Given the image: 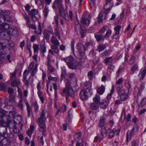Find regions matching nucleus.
Listing matches in <instances>:
<instances>
[{"instance_id": "3c124183", "label": "nucleus", "mask_w": 146, "mask_h": 146, "mask_svg": "<svg viewBox=\"0 0 146 146\" xmlns=\"http://www.w3.org/2000/svg\"><path fill=\"white\" fill-rule=\"evenodd\" d=\"M105 63H111L112 61V57H110L109 58H106L104 60Z\"/></svg>"}, {"instance_id": "774afa93", "label": "nucleus", "mask_w": 146, "mask_h": 146, "mask_svg": "<svg viewBox=\"0 0 146 146\" xmlns=\"http://www.w3.org/2000/svg\"><path fill=\"white\" fill-rule=\"evenodd\" d=\"M32 20L34 22H36L37 21V19L36 15L31 16Z\"/></svg>"}, {"instance_id": "680f3d73", "label": "nucleus", "mask_w": 146, "mask_h": 146, "mask_svg": "<svg viewBox=\"0 0 146 146\" xmlns=\"http://www.w3.org/2000/svg\"><path fill=\"white\" fill-rule=\"evenodd\" d=\"M125 86L128 89H129L131 88V85L128 82H127L125 84Z\"/></svg>"}, {"instance_id": "473e14b6", "label": "nucleus", "mask_w": 146, "mask_h": 146, "mask_svg": "<svg viewBox=\"0 0 146 146\" xmlns=\"http://www.w3.org/2000/svg\"><path fill=\"white\" fill-rule=\"evenodd\" d=\"M15 121L19 123H21L22 120V118L20 115H17L15 118Z\"/></svg>"}, {"instance_id": "5fc2aeb1", "label": "nucleus", "mask_w": 146, "mask_h": 146, "mask_svg": "<svg viewBox=\"0 0 146 146\" xmlns=\"http://www.w3.org/2000/svg\"><path fill=\"white\" fill-rule=\"evenodd\" d=\"M48 8L46 6L45 8L44 9V15L45 17H46L48 16Z\"/></svg>"}, {"instance_id": "aec40b11", "label": "nucleus", "mask_w": 146, "mask_h": 146, "mask_svg": "<svg viewBox=\"0 0 146 146\" xmlns=\"http://www.w3.org/2000/svg\"><path fill=\"white\" fill-rule=\"evenodd\" d=\"M52 33V31L50 29L48 30H45L44 32V35L46 39H48L50 37V35Z\"/></svg>"}, {"instance_id": "bf43d9fd", "label": "nucleus", "mask_w": 146, "mask_h": 146, "mask_svg": "<svg viewBox=\"0 0 146 146\" xmlns=\"http://www.w3.org/2000/svg\"><path fill=\"white\" fill-rule=\"evenodd\" d=\"M7 90L9 94H13L14 92L13 89L11 88H9L7 89Z\"/></svg>"}, {"instance_id": "0eeeda50", "label": "nucleus", "mask_w": 146, "mask_h": 146, "mask_svg": "<svg viewBox=\"0 0 146 146\" xmlns=\"http://www.w3.org/2000/svg\"><path fill=\"white\" fill-rule=\"evenodd\" d=\"M24 19L26 21V24L30 28L36 30V27L34 24L30 25V21L29 17L28 16L26 13L24 15Z\"/></svg>"}, {"instance_id": "6e6d98bb", "label": "nucleus", "mask_w": 146, "mask_h": 146, "mask_svg": "<svg viewBox=\"0 0 146 146\" xmlns=\"http://www.w3.org/2000/svg\"><path fill=\"white\" fill-rule=\"evenodd\" d=\"M93 44V42L91 41L90 42H86L85 44V47H88V46L90 45H92Z\"/></svg>"}, {"instance_id": "393cba45", "label": "nucleus", "mask_w": 146, "mask_h": 146, "mask_svg": "<svg viewBox=\"0 0 146 146\" xmlns=\"http://www.w3.org/2000/svg\"><path fill=\"white\" fill-rule=\"evenodd\" d=\"M81 134L80 133H76L74 136V140L76 141V142H80V138L81 137Z\"/></svg>"}, {"instance_id": "49530a36", "label": "nucleus", "mask_w": 146, "mask_h": 146, "mask_svg": "<svg viewBox=\"0 0 146 146\" xmlns=\"http://www.w3.org/2000/svg\"><path fill=\"white\" fill-rule=\"evenodd\" d=\"M67 75V74L66 72V71L62 69V73L61 74V78L62 79L65 76H66Z\"/></svg>"}, {"instance_id": "c9c22d12", "label": "nucleus", "mask_w": 146, "mask_h": 146, "mask_svg": "<svg viewBox=\"0 0 146 146\" xmlns=\"http://www.w3.org/2000/svg\"><path fill=\"white\" fill-rule=\"evenodd\" d=\"M128 98V96L127 94V93H125L124 94L121 95L120 99L121 101H124L127 99Z\"/></svg>"}, {"instance_id": "2eb2a0df", "label": "nucleus", "mask_w": 146, "mask_h": 146, "mask_svg": "<svg viewBox=\"0 0 146 146\" xmlns=\"http://www.w3.org/2000/svg\"><path fill=\"white\" fill-rule=\"evenodd\" d=\"M104 137V134L102 132L95 137L94 142H97L98 143H99L103 139Z\"/></svg>"}, {"instance_id": "338daca9", "label": "nucleus", "mask_w": 146, "mask_h": 146, "mask_svg": "<svg viewBox=\"0 0 146 146\" xmlns=\"http://www.w3.org/2000/svg\"><path fill=\"white\" fill-rule=\"evenodd\" d=\"M146 111V109H143L141 110L139 113V115H141L144 113Z\"/></svg>"}, {"instance_id": "f8f14e48", "label": "nucleus", "mask_w": 146, "mask_h": 146, "mask_svg": "<svg viewBox=\"0 0 146 146\" xmlns=\"http://www.w3.org/2000/svg\"><path fill=\"white\" fill-rule=\"evenodd\" d=\"M63 60L66 63L68 64L76 63L73 57L70 56L67 57L66 58H64Z\"/></svg>"}, {"instance_id": "1a4fd4ad", "label": "nucleus", "mask_w": 146, "mask_h": 146, "mask_svg": "<svg viewBox=\"0 0 146 146\" xmlns=\"http://www.w3.org/2000/svg\"><path fill=\"white\" fill-rule=\"evenodd\" d=\"M37 66L36 64H30L28 67L29 70L32 71L31 74L32 75V77L34 76L37 72Z\"/></svg>"}, {"instance_id": "dca6fc26", "label": "nucleus", "mask_w": 146, "mask_h": 146, "mask_svg": "<svg viewBox=\"0 0 146 146\" xmlns=\"http://www.w3.org/2000/svg\"><path fill=\"white\" fill-rule=\"evenodd\" d=\"M59 11L60 15L63 18H66L67 15V13L66 11L64 10V7L59 8Z\"/></svg>"}, {"instance_id": "9b49d317", "label": "nucleus", "mask_w": 146, "mask_h": 146, "mask_svg": "<svg viewBox=\"0 0 146 146\" xmlns=\"http://www.w3.org/2000/svg\"><path fill=\"white\" fill-rule=\"evenodd\" d=\"M106 3L104 5V9L107 11H109L110 8L113 6V0H106Z\"/></svg>"}, {"instance_id": "603ef678", "label": "nucleus", "mask_w": 146, "mask_h": 146, "mask_svg": "<svg viewBox=\"0 0 146 146\" xmlns=\"http://www.w3.org/2000/svg\"><path fill=\"white\" fill-rule=\"evenodd\" d=\"M26 105L27 108L28 115H29L31 113V108L28 102L26 103Z\"/></svg>"}, {"instance_id": "7ed1b4c3", "label": "nucleus", "mask_w": 146, "mask_h": 146, "mask_svg": "<svg viewBox=\"0 0 146 146\" xmlns=\"http://www.w3.org/2000/svg\"><path fill=\"white\" fill-rule=\"evenodd\" d=\"M74 94V92L71 86L70 82L68 80L66 82L65 88L64 89L63 91L61 92V94L63 96L68 95L73 97Z\"/></svg>"}, {"instance_id": "4d7b16f0", "label": "nucleus", "mask_w": 146, "mask_h": 146, "mask_svg": "<svg viewBox=\"0 0 146 146\" xmlns=\"http://www.w3.org/2000/svg\"><path fill=\"white\" fill-rule=\"evenodd\" d=\"M107 27L104 26L100 30V32L102 33H104L107 29Z\"/></svg>"}, {"instance_id": "c756f323", "label": "nucleus", "mask_w": 146, "mask_h": 146, "mask_svg": "<svg viewBox=\"0 0 146 146\" xmlns=\"http://www.w3.org/2000/svg\"><path fill=\"white\" fill-rule=\"evenodd\" d=\"M117 90L118 94L120 95L126 93L125 92V90L123 89L122 88L120 87H117Z\"/></svg>"}, {"instance_id": "37998d69", "label": "nucleus", "mask_w": 146, "mask_h": 146, "mask_svg": "<svg viewBox=\"0 0 146 146\" xmlns=\"http://www.w3.org/2000/svg\"><path fill=\"white\" fill-rule=\"evenodd\" d=\"M33 48L34 50V52L35 53H37L38 50V45L36 44H34L33 46Z\"/></svg>"}, {"instance_id": "4468645a", "label": "nucleus", "mask_w": 146, "mask_h": 146, "mask_svg": "<svg viewBox=\"0 0 146 146\" xmlns=\"http://www.w3.org/2000/svg\"><path fill=\"white\" fill-rule=\"evenodd\" d=\"M10 32L9 31H3L0 33L1 36L3 38L7 39L10 37Z\"/></svg>"}, {"instance_id": "bb28decb", "label": "nucleus", "mask_w": 146, "mask_h": 146, "mask_svg": "<svg viewBox=\"0 0 146 146\" xmlns=\"http://www.w3.org/2000/svg\"><path fill=\"white\" fill-rule=\"evenodd\" d=\"M106 48V46L105 44H100L98 47V50L100 52L104 50Z\"/></svg>"}, {"instance_id": "412c9836", "label": "nucleus", "mask_w": 146, "mask_h": 146, "mask_svg": "<svg viewBox=\"0 0 146 146\" xmlns=\"http://www.w3.org/2000/svg\"><path fill=\"white\" fill-rule=\"evenodd\" d=\"M38 13V11L37 9H34L29 11L28 12V14L30 16H31L36 15Z\"/></svg>"}, {"instance_id": "f3484780", "label": "nucleus", "mask_w": 146, "mask_h": 146, "mask_svg": "<svg viewBox=\"0 0 146 146\" xmlns=\"http://www.w3.org/2000/svg\"><path fill=\"white\" fill-rule=\"evenodd\" d=\"M136 128H133L129 132L127 133L126 139L127 141H128L130 140L132 136L134 134L135 132H134L135 129Z\"/></svg>"}, {"instance_id": "79ce46f5", "label": "nucleus", "mask_w": 146, "mask_h": 146, "mask_svg": "<svg viewBox=\"0 0 146 146\" xmlns=\"http://www.w3.org/2000/svg\"><path fill=\"white\" fill-rule=\"evenodd\" d=\"M146 103V98H144L141 101L139 106H141L142 107H143L145 104Z\"/></svg>"}, {"instance_id": "a19ab883", "label": "nucleus", "mask_w": 146, "mask_h": 146, "mask_svg": "<svg viewBox=\"0 0 146 146\" xmlns=\"http://www.w3.org/2000/svg\"><path fill=\"white\" fill-rule=\"evenodd\" d=\"M12 30V34L14 36H16L18 34V32L16 29H11Z\"/></svg>"}, {"instance_id": "39448f33", "label": "nucleus", "mask_w": 146, "mask_h": 146, "mask_svg": "<svg viewBox=\"0 0 146 146\" xmlns=\"http://www.w3.org/2000/svg\"><path fill=\"white\" fill-rule=\"evenodd\" d=\"M89 91L90 90L87 89L81 90L80 93V99L83 101L87 100L88 98Z\"/></svg>"}, {"instance_id": "ea45409f", "label": "nucleus", "mask_w": 146, "mask_h": 146, "mask_svg": "<svg viewBox=\"0 0 146 146\" xmlns=\"http://www.w3.org/2000/svg\"><path fill=\"white\" fill-rule=\"evenodd\" d=\"M3 29L4 30V31H9V32H10V28H9V24H5L3 27Z\"/></svg>"}, {"instance_id": "423d86ee", "label": "nucleus", "mask_w": 146, "mask_h": 146, "mask_svg": "<svg viewBox=\"0 0 146 146\" xmlns=\"http://www.w3.org/2000/svg\"><path fill=\"white\" fill-rule=\"evenodd\" d=\"M90 22L89 16L88 15H83L82 17L81 23L83 25L87 26L89 25Z\"/></svg>"}, {"instance_id": "2f4dec72", "label": "nucleus", "mask_w": 146, "mask_h": 146, "mask_svg": "<svg viewBox=\"0 0 146 146\" xmlns=\"http://www.w3.org/2000/svg\"><path fill=\"white\" fill-rule=\"evenodd\" d=\"M109 101L108 100H105L101 103V107L103 108H106L108 104Z\"/></svg>"}, {"instance_id": "4c0bfd02", "label": "nucleus", "mask_w": 146, "mask_h": 146, "mask_svg": "<svg viewBox=\"0 0 146 146\" xmlns=\"http://www.w3.org/2000/svg\"><path fill=\"white\" fill-rule=\"evenodd\" d=\"M98 104H96V103H92L90 105V108L93 110H96L98 108V106L97 105Z\"/></svg>"}, {"instance_id": "c03bdc74", "label": "nucleus", "mask_w": 146, "mask_h": 146, "mask_svg": "<svg viewBox=\"0 0 146 146\" xmlns=\"http://www.w3.org/2000/svg\"><path fill=\"white\" fill-rule=\"evenodd\" d=\"M66 106L65 105L62 106L61 108H57L58 113L60 111L64 112L66 110Z\"/></svg>"}, {"instance_id": "6e6552de", "label": "nucleus", "mask_w": 146, "mask_h": 146, "mask_svg": "<svg viewBox=\"0 0 146 146\" xmlns=\"http://www.w3.org/2000/svg\"><path fill=\"white\" fill-rule=\"evenodd\" d=\"M63 7V0H55L53 3L52 8L56 9L57 8H60Z\"/></svg>"}, {"instance_id": "58836bf2", "label": "nucleus", "mask_w": 146, "mask_h": 146, "mask_svg": "<svg viewBox=\"0 0 146 146\" xmlns=\"http://www.w3.org/2000/svg\"><path fill=\"white\" fill-rule=\"evenodd\" d=\"M112 33L110 29H108L105 35V38H108Z\"/></svg>"}, {"instance_id": "e2e57ef3", "label": "nucleus", "mask_w": 146, "mask_h": 146, "mask_svg": "<svg viewBox=\"0 0 146 146\" xmlns=\"http://www.w3.org/2000/svg\"><path fill=\"white\" fill-rule=\"evenodd\" d=\"M88 76L89 77H90V79H92V78L93 76V73L92 71H90L88 73Z\"/></svg>"}, {"instance_id": "09e8293b", "label": "nucleus", "mask_w": 146, "mask_h": 146, "mask_svg": "<svg viewBox=\"0 0 146 146\" xmlns=\"http://www.w3.org/2000/svg\"><path fill=\"white\" fill-rule=\"evenodd\" d=\"M48 70L50 73L54 72L55 71L54 68L51 66V64H48Z\"/></svg>"}, {"instance_id": "052dcab7", "label": "nucleus", "mask_w": 146, "mask_h": 146, "mask_svg": "<svg viewBox=\"0 0 146 146\" xmlns=\"http://www.w3.org/2000/svg\"><path fill=\"white\" fill-rule=\"evenodd\" d=\"M80 27V25L78 22H76L75 23V30L78 29Z\"/></svg>"}, {"instance_id": "de8ad7c7", "label": "nucleus", "mask_w": 146, "mask_h": 146, "mask_svg": "<svg viewBox=\"0 0 146 146\" xmlns=\"http://www.w3.org/2000/svg\"><path fill=\"white\" fill-rule=\"evenodd\" d=\"M16 115V113L14 111H10L9 113V117L10 118L13 117Z\"/></svg>"}, {"instance_id": "0e129e2a", "label": "nucleus", "mask_w": 146, "mask_h": 146, "mask_svg": "<svg viewBox=\"0 0 146 146\" xmlns=\"http://www.w3.org/2000/svg\"><path fill=\"white\" fill-rule=\"evenodd\" d=\"M83 145V139H82L81 140L80 142L77 143L76 144V146H82Z\"/></svg>"}, {"instance_id": "72a5a7b5", "label": "nucleus", "mask_w": 146, "mask_h": 146, "mask_svg": "<svg viewBox=\"0 0 146 146\" xmlns=\"http://www.w3.org/2000/svg\"><path fill=\"white\" fill-rule=\"evenodd\" d=\"M0 90L6 92V86L5 84L2 82H0Z\"/></svg>"}, {"instance_id": "cd10ccee", "label": "nucleus", "mask_w": 146, "mask_h": 146, "mask_svg": "<svg viewBox=\"0 0 146 146\" xmlns=\"http://www.w3.org/2000/svg\"><path fill=\"white\" fill-rule=\"evenodd\" d=\"M100 96L97 95H96L93 99L94 102L96 104H98L100 103Z\"/></svg>"}, {"instance_id": "c85d7f7f", "label": "nucleus", "mask_w": 146, "mask_h": 146, "mask_svg": "<svg viewBox=\"0 0 146 146\" xmlns=\"http://www.w3.org/2000/svg\"><path fill=\"white\" fill-rule=\"evenodd\" d=\"M107 14L105 12H103L100 13L99 18L102 20L105 19L106 18Z\"/></svg>"}, {"instance_id": "a878e982", "label": "nucleus", "mask_w": 146, "mask_h": 146, "mask_svg": "<svg viewBox=\"0 0 146 146\" xmlns=\"http://www.w3.org/2000/svg\"><path fill=\"white\" fill-rule=\"evenodd\" d=\"M115 130L113 129L111 130L110 129H109L108 131L107 132L109 134V138H112L114 135V133Z\"/></svg>"}, {"instance_id": "4be33fe9", "label": "nucleus", "mask_w": 146, "mask_h": 146, "mask_svg": "<svg viewBox=\"0 0 146 146\" xmlns=\"http://www.w3.org/2000/svg\"><path fill=\"white\" fill-rule=\"evenodd\" d=\"M40 46L41 48V52L42 53L45 52L46 51V50L44 40H42Z\"/></svg>"}, {"instance_id": "20e7f679", "label": "nucleus", "mask_w": 146, "mask_h": 146, "mask_svg": "<svg viewBox=\"0 0 146 146\" xmlns=\"http://www.w3.org/2000/svg\"><path fill=\"white\" fill-rule=\"evenodd\" d=\"M16 72L17 70H16L11 74L10 77L11 85L13 87H17L20 84V81L16 78Z\"/></svg>"}, {"instance_id": "6ab92c4d", "label": "nucleus", "mask_w": 146, "mask_h": 146, "mask_svg": "<svg viewBox=\"0 0 146 146\" xmlns=\"http://www.w3.org/2000/svg\"><path fill=\"white\" fill-rule=\"evenodd\" d=\"M105 87L103 85L98 88L97 89V92L100 95H102L104 92L105 90Z\"/></svg>"}, {"instance_id": "9d476101", "label": "nucleus", "mask_w": 146, "mask_h": 146, "mask_svg": "<svg viewBox=\"0 0 146 146\" xmlns=\"http://www.w3.org/2000/svg\"><path fill=\"white\" fill-rule=\"evenodd\" d=\"M77 49L79 52L82 55H84L86 48L82 43H79L77 44Z\"/></svg>"}, {"instance_id": "b1692460", "label": "nucleus", "mask_w": 146, "mask_h": 146, "mask_svg": "<svg viewBox=\"0 0 146 146\" xmlns=\"http://www.w3.org/2000/svg\"><path fill=\"white\" fill-rule=\"evenodd\" d=\"M33 77H32V75H31L29 77L28 80H26L24 82L25 84L27 86H28L29 84L32 83L33 81Z\"/></svg>"}, {"instance_id": "69168bd1", "label": "nucleus", "mask_w": 146, "mask_h": 146, "mask_svg": "<svg viewBox=\"0 0 146 146\" xmlns=\"http://www.w3.org/2000/svg\"><path fill=\"white\" fill-rule=\"evenodd\" d=\"M123 81V80L122 78H119L116 82L117 84H121Z\"/></svg>"}, {"instance_id": "864d4df0", "label": "nucleus", "mask_w": 146, "mask_h": 146, "mask_svg": "<svg viewBox=\"0 0 146 146\" xmlns=\"http://www.w3.org/2000/svg\"><path fill=\"white\" fill-rule=\"evenodd\" d=\"M48 80L49 81H56L58 80V79L57 77H53L51 76H50L48 77Z\"/></svg>"}, {"instance_id": "13d9d810", "label": "nucleus", "mask_w": 146, "mask_h": 146, "mask_svg": "<svg viewBox=\"0 0 146 146\" xmlns=\"http://www.w3.org/2000/svg\"><path fill=\"white\" fill-rule=\"evenodd\" d=\"M124 117L125 119L127 120V121H130L131 118V116L129 114H128L126 117H125V115Z\"/></svg>"}, {"instance_id": "8fccbe9b", "label": "nucleus", "mask_w": 146, "mask_h": 146, "mask_svg": "<svg viewBox=\"0 0 146 146\" xmlns=\"http://www.w3.org/2000/svg\"><path fill=\"white\" fill-rule=\"evenodd\" d=\"M49 85H50V83L49 81H48V82L47 83V84H46V85H47V92H48V94H49V93L48 92V89L49 88V86L50 87V91H52V86L51 85H50L49 86Z\"/></svg>"}, {"instance_id": "f704fd0d", "label": "nucleus", "mask_w": 146, "mask_h": 146, "mask_svg": "<svg viewBox=\"0 0 146 146\" xmlns=\"http://www.w3.org/2000/svg\"><path fill=\"white\" fill-rule=\"evenodd\" d=\"M42 31L41 24L40 23H39L38 30L37 31H35V33H36L37 35H40L42 33Z\"/></svg>"}, {"instance_id": "a18cd8bd", "label": "nucleus", "mask_w": 146, "mask_h": 146, "mask_svg": "<svg viewBox=\"0 0 146 146\" xmlns=\"http://www.w3.org/2000/svg\"><path fill=\"white\" fill-rule=\"evenodd\" d=\"M105 125V121L104 119H100L99 125L100 127H102L104 126Z\"/></svg>"}, {"instance_id": "7c9ffc66", "label": "nucleus", "mask_w": 146, "mask_h": 146, "mask_svg": "<svg viewBox=\"0 0 146 146\" xmlns=\"http://www.w3.org/2000/svg\"><path fill=\"white\" fill-rule=\"evenodd\" d=\"M95 38H96L97 41L104 40V37L102 35H95Z\"/></svg>"}, {"instance_id": "ddd939ff", "label": "nucleus", "mask_w": 146, "mask_h": 146, "mask_svg": "<svg viewBox=\"0 0 146 146\" xmlns=\"http://www.w3.org/2000/svg\"><path fill=\"white\" fill-rule=\"evenodd\" d=\"M16 103L15 97L14 95H10L9 96V100L7 103V105L9 106H11Z\"/></svg>"}, {"instance_id": "f03ea898", "label": "nucleus", "mask_w": 146, "mask_h": 146, "mask_svg": "<svg viewBox=\"0 0 146 146\" xmlns=\"http://www.w3.org/2000/svg\"><path fill=\"white\" fill-rule=\"evenodd\" d=\"M60 34L57 30L55 29L51 39L52 43L54 45H52L51 46V48L54 50V52L56 54H58L59 52L58 46L59 45L60 43L58 39H60Z\"/></svg>"}, {"instance_id": "a211bd4d", "label": "nucleus", "mask_w": 146, "mask_h": 146, "mask_svg": "<svg viewBox=\"0 0 146 146\" xmlns=\"http://www.w3.org/2000/svg\"><path fill=\"white\" fill-rule=\"evenodd\" d=\"M121 29V27L119 25H117L114 28V30L116 31L115 34L113 36V38H117L119 33V31Z\"/></svg>"}, {"instance_id": "f257e3e1", "label": "nucleus", "mask_w": 146, "mask_h": 146, "mask_svg": "<svg viewBox=\"0 0 146 146\" xmlns=\"http://www.w3.org/2000/svg\"><path fill=\"white\" fill-rule=\"evenodd\" d=\"M46 119L45 113L44 109H43L40 113V117L37 119L39 131L42 133H44L46 131Z\"/></svg>"}, {"instance_id": "5701e85b", "label": "nucleus", "mask_w": 146, "mask_h": 146, "mask_svg": "<svg viewBox=\"0 0 146 146\" xmlns=\"http://www.w3.org/2000/svg\"><path fill=\"white\" fill-rule=\"evenodd\" d=\"M34 129V126L33 125H31L30 126V129L27 131V134L30 137L31 136Z\"/></svg>"}, {"instance_id": "e433bc0d", "label": "nucleus", "mask_w": 146, "mask_h": 146, "mask_svg": "<svg viewBox=\"0 0 146 146\" xmlns=\"http://www.w3.org/2000/svg\"><path fill=\"white\" fill-rule=\"evenodd\" d=\"M78 65L80 64H68V66L69 68L74 69L78 68L79 66Z\"/></svg>"}]
</instances>
